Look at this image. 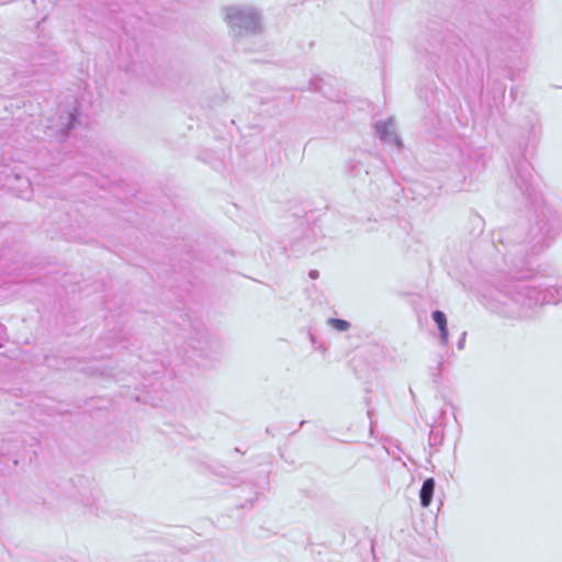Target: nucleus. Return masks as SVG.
<instances>
[{
    "label": "nucleus",
    "instance_id": "4468645a",
    "mask_svg": "<svg viewBox=\"0 0 562 562\" xmlns=\"http://www.w3.org/2000/svg\"><path fill=\"white\" fill-rule=\"evenodd\" d=\"M13 179H14V180H16V181H23V182H25V184H26L27 187H31V182H30L27 179H24V180H23V179H21L19 176H14V177H13Z\"/></svg>",
    "mask_w": 562,
    "mask_h": 562
},
{
    "label": "nucleus",
    "instance_id": "6e6552de",
    "mask_svg": "<svg viewBox=\"0 0 562 562\" xmlns=\"http://www.w3.org/2000/svg\"><path fill=\"white\" fill-rule=\"evenodd\" d=\"M435 486L436 483L432 477H428L423 482L419 491V499L423 507H428L431 504Z\"/></svg>",
    "mask_w": 562,
    "mask_h": 562
},
{
    "label": "nucleus",
    "instance_id": "9b49d317",
    "mask_svg": "<svg viewBox=\"0 0 562 562\" xmlns=\"http://www.w3.org/2000/svg\"><path fill=\"white\" fill-rule=\"evenodd\" d=\"M465 338H467V333L463 331L461 334V337H460L459 341H458V349L459 350H462L464 348Z\"/></svg>",
    "mask_w": 562,
    "mask_h": 562
},
{
    "label": "nucleus",
    "instance_id": "9d476101",
    "mask_svg": "<svg viewBox=\"0 0 562 562\" xmlns=\"http://www.w3.org/2000/svg\"><path fill=\"white\" fill-rule=\"evenodd\" d=\"M30 61H31V66L33 67V69L27 71L29 75H36V74L41 72V70L37 69V67H42L45 65V63L42 61V56H40V55H33L31 57Z\"/></svg>",
    "mask_w": 562,
    "mask_h": 562
},
{
    "label": "nucleus",
    "instance_id": "dca6fc26",
    "mask_svg": "<svg viewBox=\"0 0 562 562\" xmlns=\"http://www.w3.org/2000/svg\"><path fill=\"white\" fill-rule=\"evenodd\" d=\"M513 233H514V232H512V231H506V232L504 233V236H505V237H510V236L513 235Z\"/></svg>",
    "mask_w": 562,
    "mask_h": 562
},
{
    "label": "nucleus",
    "instance_id": "ddd939ff",
    "mask_svg": "<svg viewBox=\"0 0 562 562\" xmlns=\"http://www.w3.org/2000/svg\"><path fill=\"white\" fill-rule=\"evenodd\" d=\"M308 276L311 279H317L319 276V272L317 270H311Z\"/></svg>",
    "mask_w": 562,
    "mask_h": 562
},
{
    "label": "nucleus",
    "instance_id": "0eeeda50",
    "mask_svg": "<svg viewBox=\"0 0 562 562\" xmlns=\"http://www.w3.org/2000/svg\"><path fill=\"white\" fill-rule=\"evenodd\" d=\"M432 321L437 324L439 329V339L441 345H448L449 333H448V323L447 316L443 312L436 310L431 314Z\"/></svg>",
    "mask_w": 562,
    "mask_h": 562
},
{
    "label": "nucleus",
    "instance_id": "7ed1b4c3",
    "mask_svg": "<svg viewBox=\"0 0 562 562\" xmlns=\"http://www.w3.org/2000/svg\"><path fill=\"white\" fill-rule=\"evenodd\" d=\"M223 16L235 36L255 34L261 29V15L250 5L234 4L223 9Z\"/></svg>",
    "mask_w": 562,
    "mask_h": 562
},
{
    "label": "nucleus",
    "instance_id": "423d86ee",
    "mask_svg": "<svg viewBox=\"0 0 562 562\" xmlns=\"http://www.w3.org/2000/svg\"><path fill=\"white\" fill-rule=\"evenodd\" d=\"M516 182L517 186L524 192H528L529 189L533 186V176L531 172V167L527 162H521L516 167Z\"/></svg>",
    "mask_w": 562,
    "mask_h": 562
},
{
    "label": "nucleus",
    "instance_id": "1a4fd4ad",
    "mask_svg": "<svg viewBox=\"0 0 562 562\" xmlns=\"http://www.w3.org/2000/svg\"><path fill=\"white\" fill-rule=\"evenodd\" d=\"M327 324L338 331H347L350 328V323L340 318H328Z\"/></svg>",
    "mask_w": 562,
    "mask_h": 562
},
{
    "label": "nucleus",
    "instance_id": "f03ea898",
    "mask_svg": "<svg viewBox=\"0 0 562 562\" xmlns=\"http://www.w3.org/2000/svg\"><path fill=\"white\" fill-rule=\"evenodd\" d=\"M562 222L559 214L549 205L543 204L537 209L530 218L529 227L524 239L512 245L515 254H538L549 247L555 239Z\"/></svg>",
    "mask_w": 562,
    "mask_h": 562
},
{
    "label": "nucleus",
    "instance_id": "f257e3e1",
    "mask_svg": "<svg viewBox=\"0 0 562 562\" xmlns=\"http://www.w3.org/2000/svg\"><path fill=\"white\" fill-rule=\"evenodd\" d=\"M494 299L506 306V313L521 316L524 310L538 305L562 304V285L541 288L525 281H510Z\"/></svg>",
    "mask_w": 562,
    "mask_h": 562
},
{
    "label": "nucleus",
    "instance_id": "39448f33",
    "mask_svg": "<svg viewBox=\"0 0 562 562\" xmlns=\"http://www.w3.org/2000/svg\"><path fill=\"white\" fill-rule=\"evenodd\" d=\"M375 130L379 138L384 144H392L395 146H400L401 142L395 132V124L392 119L386 121H379L375 123Z\"/></svg>",
    "mask_w": 562,
    "mask_h": 562
},
{
    "label": "nucleus",
    "instance_id": "f3484780",
    "mask_svg": "<svg viewBox=\"0 0 562 562\" xmlns=\"http://www.w3.org/2000/svg\"><path fill=\"white\" fill-rule=\"evenodd\" d=\"M21 198H23V199H29V198H30V195H29V194H26V193H24V192H21Z\"/></svg>",
    "mask_w": 562,
    "mask_h": 562
},
{
    "label": "nucleus",
    "instance_id": "f8f14e48",
    "mask_svg": "<svg viewBox=\"0 0 562 562\" xmlns=\"http://www.w3.org/2000/svg\"><path fill=\"white\" fill-rule=\"evenodd\" d=\"M5 331L7 328L3 324H0V341L5 339ZM2 346V342H0V347Z\"/></svg>",
    "mask_w": 562,
    "mask_h": 562
},
{
    "label": "nucleus",
    "instance_id": "a211bd4d",
    "mask_svg": "<svg viewBox=\"0 0 562 562\" xmlns=\"http://www.w3.org/2000/svg\"><path fill=\"white\" fill-rule=\"evenodd\" d=\"M441 366H442V364H441V363H439V364H438V367H437V371H438L437 375H439V374H440Z\"/></svg>",
    "mask_w": 562,
    "mask_h": 562
},
{
    "label": "nucleus",
    "instance_id": "2eb2a0df",
    "mask_svg": "<svg viewBox=\"0 0 562 562\" xmlns=\"http://www.w3.org/2000/svg\"><path fill=\"white\" fill-rule=\"evenodd\" d=\"M5 178H7V183H5V186H8V187L12 188V187H13V186H12V183H11L12 177H10L9 175H5Z\"/></svg>",
    "mask_w": 562,
    "mask_h": 562
},
{
    "label": "nucleus",
    "instance_id": "20e7f679",
    "mask_svg": "<svg viewBox=\"0 0 562 562\" xmlns=\"http://www.w3.org/2000/svg\"><path fill=\"white\" fill-rule=\"evenodd\" d=\"M48 122L49 124L47 125L45 134L48 137L60 136L65 138L77 122L75 109L60 111L57 120L53 119L48 120Z\"/></svg>",
    "mask_w": 562,
    "mask_h": 562
}]
</instances>
